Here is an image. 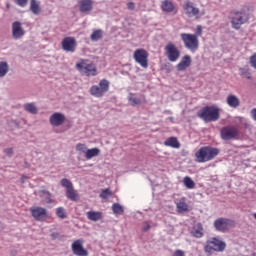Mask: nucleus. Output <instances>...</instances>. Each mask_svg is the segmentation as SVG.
Here are the masks:
<instances>
[{
	"label": "nucleus",
	"instance_id": "nucleus-1",
	"mask_svg": "<svg viewBox=\"0 0 256 256\" xmlns=\"http://www.w3.org/2000/svg\"><path fill=\"white\" fill-rule=\"evenodd\" d=\"M197 115L205 123H212L213 121H219L221 109L217 106H205L197 113Z\"/></svg>",
	"mask_w": 256,
	"mask_h": 256
},
{
	"label": "nucleus",
	"instance_id": "nucleus-2",
	"mask_svg": "<svg viewBox=\"0 0 256 256\" xmlns=\"http://www.w3.org/2000/svg\"><path fill=\"white\" fill-rule=\"evenodd\" d=\"M217 155H219V149L210 146H203L195 153L197 163L213 161Z\"/></svg>",
	"mask_w": 256,
	"mask_h": 256
},
{
	"label": "nucleus",
	"instance_id": "nucleus-3",
	"mask_svg": "<svg viewBox=\"0 0 256 256\" xmlns=\"http://www.w3.org/2000/svg\"><path fill=\"white\" fill-rule=\"evenodd\" d=\"M76 69L82 73V75H86V77H95L97 75V65L87 59H80L79 62L76 63Z\"/></svg>",
	"mask_w": 256,
	"mask_h": 256
},
{
	"label": "nucleus",
	"instance_id": "nucleus-4",
	"mask_svg": "<svg viewBox=\"0 0 256 256\" xmlns=\"http://www.w3.org/2000/svg\"><path fill=\"white\" fill-rule=\"evenodd\" d=\"M76 152L79 158L85 157L87 161L93 159V157H98L100 155L101 150L99 148H87V144L78 143L76 144Z\"/></svg>",
	"mask_w": 256,
	"mask_h": 256
},
{
	"label": "nucleus",
	"instance_id": "nucleus-5",
	"mask_svg": "<svg viewBox=\"0 0 256 256\" xmlns=\"http://www.w3.org/2000/svg\"><path fill=\"white\" fill-rule=\"evenodd\" d=\"M225 247H227V244L223 242L222 240H219L218 238H212L209 240L204 248V251L211 255L213 252L221 253L225 251Z\"/></svg>",
	"mask_w": 256,
	"mask_h": 256
},
{
	"label": "nucleus",
	"instance_id": "nucleus-6",
	"mask_svg": "<svg viewBox=\"0 0 256 256\" xmlns=\"http://www.w3.org/2000/svg\"><path fill=\"white\" fill-rule=\"evenodd\" d=\"M109 85H111L109 80L102 79L98 85L91 86L90 94L93 97L101 98L103 95H105V93H107V91H109Z\"/></svg>",
	"mask_w": 256,
	"mask_h": 256
},
{
	"label": "nucleus",
	"instance_id": "nucleus-7",
	"mask_svg": "<svg viewBox=\"0 0 256 256\" xmlns=\"http://www.w3.org/2000/svg\"><path fill=\"white\" fill-rule=\"evenodd\" d=\"M186 49L190 51H197L199 49V38L195 34L182 33L180 35Z\"/></svg>",
	"mask_w": 256,
	"mask_h": 256
},
{
	"label": "nucleus",
	"instance_id": "nucleus-8",
	"mask_svg": "<svg viewBox=\"0 0 256 256\" xmlns=\"http://www.w3.org/2000/svg\"><path fill=\"white\" fill-rule=\"evenodd\" d=\"M135 63H138L142 69L149 67V52L143 48L136 49L133 54Z\"/></svg>",
	"mask_w": 256,
	"mask_h": 256
},
{
	"label": "nucleus",
	"instance_id": "nucleus-9",
	"mask_svg": "<svg viewBox=\"0 0 256 256\" xmlns=\"http://www.w3.org/2000/svg\"><path fill=\"white\" fill-rule=\"evenodd\" d=\"M220 137L223 141H231L233 139H239V129L234 126H225L220 130Z\"/></svg>",
	"mask_w": 256,
	"mask_h": 256
},
{
	"label": "nucleus",
	"instance_id": "nucleus-10",
	"mask_svg": "<svg viewBox=\"0 0 256 256\" xmlns=\"http://www.w3.org/2000/svg\"><path fill=\"white\" fill-rule=\"evenodd\" d=\"M249 21V16L244 11L234 12L232 16V27L233 29H241V25Z\"/></svg>",
	"mask_w": 256,
	"mask_h": 256
},
{
	"label": "nucleus",
	"instance_id": "nucleus-11",
	"mask_svg": "<svg viewBox=\"0 0 256 256\" xmlns=\"http://www.w3.org/2000/svg\"><path fill=\"white\" fill-rule=\"evenodd\" d=\"M165 54L168 58V61L175 63L181 57V52L179 48L173 42H169L164 48Z\"/></svg>",
	"mask_w": 256,
	"mask_h": 256
},
{
	"label": "nucleus",
	"instance_id": "nucleus-12",
	"mask_svg": "<svg viewBox=\"0 0 256 256\" xmlns=\"http://www.w3.org/2000/svg\"><path fill=\"white\" fill-rule=\"evenodd\" d=\"M214 227L216 231H229L231 227H235V222L227 218H218L214 221Z\"/></svg>",
	"mask_w": 256,
	"mask_h": 256
},
{
	"label": "nucleus",
	"instance_id": "nucleus-13",
	"mask_svg": "<svg viewBox=\"0 0 256 256\" xmlns=\"http://www.w3.org/2000/svg\"><path fill=\"white\" fill-rule=\"evenodd\" d=\"M30 213L36 221H47V219H49V212L43 207H31Z\"/></svg>",
	"mask_w": 256,
	"mask_h": 256
},
{
	"label": "nucleus",
	"instance_id": "nucleus-14",
	"mask_svg": "<svg viewBox=\"0 0 256 256\" xmlns=\"http://www.w3.org/2000/svg\"><path fill=\"white\" fill-rule=\"evenodd\" d=\"M85 243V240L83 239H77L71 244V249L73 255L76 256H89V251L85 249V246H83Z\"/></svg>",
	"mask_w": 256,
	"mask_h": 256
},
{
	"label": "nucleus",
	"instance_id": "nucleus-15",
	"mask_svg": "<svg viewBox=\"0 0 256 256\" xmlns=\"http://www.w3.org/2000/svg\"><path fill=\"white\" fill-rule=\"evenodd\" d=\"M183 10L186 16H188L189 18L191 17H196V19H199V13H201V10H199V8L195 7L193 5V2H185L183 4Z\"/></svg>",
	"mask_w": 256,
	"mask_h": 256
},
{
	"label": "nucleus",
	"instance_id": "nucleus-16",
	"mask_svg": "<svg viewBox=\"0 0 256 256\" xmlns=\"http://www.w3.org/2000/svg\"><path fill=\"white\" fill-rule=\"evenodd\" d=\"M49 121L52 127H61V125H64L65 121H67V117L61 112H56L50 116Z\"/></svg>",
	"mask_w": 256,
	"mask_h": 256
},
{
	"label": "nucleus",
	"instance_id": "nucleus-17",
	"mask_svg": "<svg viewBox=\"0 0 256 256\" xmlns=\"http://www.w3.org/2000/svg\"><path fill=\"white\" fill-rule=\"evenodd\" d=\"M77 47V41L73 37H66L62 40V49L68 53H74Z\"/></svg>",
	"mask_w": 256,
	"mask_h": 256
},
{
	"label": "nucleus",
	"instance_id": "nucleus-18",
	"mask_svg": "<svg viewBox=\"0 0 256 256\" xmlns=\"http://www.w3.org/2000/svg\"><path fill=\"white\" fill-rule=\"evenodd\" d=\"M78 7L81 13H91L93 11V0H79Z\"/></svg>",
	"mask_w": 256,
	"mask_h": 256
},
{
	"label": "nucleus",
	"instance_id": "nucleus-19",
	"mask_svg": "<svg viewBox=\"0 0 256 256\" xmlns=\"http://www.w3.org/2000/svg\"><path fill=\"white\" fill-rule=\"evenodd\" d=\"M25 35V30L21 26L20 22H14L12 24V36L14 39H21Z\"/></svg>",
	"mask_w": 256,
	"mask_h": 256
},
{
	"label": "nucleus",
	"instance_id": "nucleus-20",
	"mask_svg": "<svg viewBox=\"0 0 256 256\" xmlns=\"http://www.w3.org/2000/svg\"><path fill=\"white\" fill-rule=\"evenodd\" d=\"M161 9L164 11V13H177V8L175 7V4L169 0H164L161 3Z\"/></svg>",
	"mask_w": 256,
	"mask_h": 256
},
{
	"label": "nucleus",
	"instance_id": "nucleus-21",
	"mask_svg": "<svg viewBox=\"0 0 256 256\" xmlns=\"http://www.w3.org/2000/svg\"><path fill=\"white\" fill-rule=\"evenodd\" d=\"M226 102L229 107H232V109H237V107L241 105V101L239 100V97L233 94H230L227 96Z\"/></svg>",
	"mask_w": 256,
	"mask_h": 256
},
{
	"label": "nucleus",
	"instance_id": "nucleus-22",
	"mask_svg": "<svg viewBox=\"0 0 256 256\" xmlns=\"http://www.w3.org/2000/svg\"><path fill=\"white\" fill-rule=\"evenodd\" d=\"M190 66H191V56L186 55L177 64V70L178 71H185V69H187V67H190Z\"/></svg>",
	"mask_w": 256,
	"mask_h": 256
},
{
	"label": "nucleus",
	"instance_id": "nucleus-23",
	"mask_svg": "<svg viewBox=\"0 0 256 256\" xmlns=\"http://www.w3.org/2000/svg\"><path fill=\"white\" fill-rule=\"evenodd\" d=\"M128 100L130 105L135 107V105H141V103H145V96L141 95L140 97H136L135 95L130 94Z\"/></svg>",
	"mask_w": 256,
	"mask_h": 256
},
{
	"label": "nucleus",
	"instance_id": "nucleus-24",
	"mask_svg": "<svg viewBox=\"0 0 256 256\" xmlns=\"http://www.w3.org/2000/svg\"><path fill=\"white\" fill-rule=\"evenodd\" d=\"M164 145L166 147H173V149H179L181 147V144L175 137H170L168 138L165 142Z\"/></svg>",
	"mask_w": 256,
	"mask_h": 256
},
{
	"label": "nucleus",
	"instance_id": "nucleus-25",
	"mask_svg": "<svg viewBox=\"0 0 256 256\" xmlns=\"http://www.w3.org/2000/svg\"><path fill=\"white\" fill-rule=\"evenodd\" d=\"M87 218L89 219V221H101V219H103V213L89 211L87 212Z\"/></svg>",
	"mask_w": 256,
	"mask_h": 256
},
{
	"label": "nucleus",
	"instance_id": "nucleus-26",
	"mask_svg": "<svg viewBox=\"0 0 256 256\" xmlns=\"http://www.w3.org/2000/svg\"><path fill=\"white\" fill-rule=\"evenodd\" d=\"M66 197L71 201H79V194H77V191L73 187L66 190Z\"/></svg>",
	"mask_w": 256,
	"mask_h": 256
},
{
	"label": "nucleus",
	"instance_id": "nucleus-27",
	"mask_svg": "<svg viewBox=\"0 0 256 256\" xmlns=\"http://www.w3.org/2000/svg\"><path fill=\"white\" fill-rule=\"evenodd\" d=\"M30 11H32L34 15H39V13H41V7L39 6V3H37L36 0L30 1Z\"/></svg>",
	"mask_w": 256,
	"mask_h": 256
},
{
	"label": "nucleus",
	"instance_id": "nucleus-28",
	"mask_svg": "<svg viewBox=\"0 0 256 256\" xmlns=\"http://www.w3.org/2000/svg\"><path fill=\"white\" fill-rule=\"evenodd\" d=\"M176 207L178 209V213H185V211L189 210V206L185 203V199H181L177 202Z\"/></svg>",
	"mask_w": 256,
	"mask_h": 256
},
{
	"label": "nucleus",
	"instance_id": "nucleus-29",
	"mask_svg": "<svg viewBox=\"0 0 256 256\" xmlns=\"http://www.w3.org/2000/svg\"><path fill=\"white\" fill-rule=\"evenodd\" d=\"M25 111L31 113L32 115H37V106L34 103H27L24 105Z\"/></svg>",
	"mask_w": 256,
	"mask_h": 256
},
{
	"label": "nucleus",
	"instance_id": "nucleus-30",
	"mask_svg": "<svg viewBox=\"0 0 256 256\" xmlns=\"http://www.w3.org/2000/svg\"><path fill=\"white\" fill-rule=\"evenodd\" d=\"M112 211H113L114 215H123V212L125 210L123 209V206H121V204L114 203L112 205Z\"/></svg>",
	"mask_w": 256,
	"mask_h": 256
},
{
	"label": "nucleus",
	"instance_id": "nucleus-31",
	"mask_svg": "<svg viewBox=\"0 0 256 256\" xmlns=\"http://www.w3.org/2000/svg\"><path fill=\"white\" fill-rule=\"evenodd\" d=\"M193 235L197 238L203 237V226L200 223L195 225Z\"/></svg>",
	"mask_w": 256,
	"mask_h": 256
},
{
	"label": "nucleus",
	"instance_id": "nucleus-32",
	"mask_svg": "<svg viewBox=\"0 0 256 256\" xmlns=\"http://www.w3.org/2000/svg\"><path fill=\"white\" fill-rule=\"evenodd\" d=\"M183 183L187 189H195V182L191 179V177H184Z\"/></svg>",
	"mask_w": 256,
	"mask_h": 256
},
{
	"label": "nucleus",
	"instance_id": "nucleus-33",
	"mask_svg": "<svg viewBox=\"0 0 256 256\" xmlns=\"http://www.w3.org/2000/svg\"><path fill=\"white\" fill-rule=\"evenodd\" d=\"M103 37V30H94L90 36L91 41H99Z\"/></svg>",
	"mask_w": 256,
	"mask_h": 256
},
{
	"label": "nucleus",
	"instance_id": "nucleus-34",
	"mask_svg": "<svg viewBox=\"0 0 256 256\" xmlns=\"http://www.w3.org/2000/svg\"><path fill=\"white\" fill-rule=\"evenodd\" d=\"M9 71V65L7 62H0V77H5Z\"/></svg>",
	"mask_w": 256,
	"mask_h": 256
},
{
	"label": "nucleus",
	"instance_id": "nucleus-35",
	"mask_svg": "<svg viewBox=\"0 0 256 256\" xmlns=\"http://www.w3.org/2000/svg\"><path fill=\"white\" fill-rule=\"evenodd\" d=\"M60 183L66 189V191H68L69 189H72L73 187V183L71 182V180L67 178L62 179Z\"/></svg>",
	"mask_w": 256,
	"mask_h": 256
},
{
	"label": "nucleus",
	"instance_id": "nucleus-36",
	"mask_svg": "<svg viewBox=\"0 0 256 256\" xmlns=\"http://www.w3.org/2000/svg\"><path fill=\"white\" fill-rule=\"evenodd\" d=\"M56 215L59 217V219H66L67 218V212H65V208L59 207L56 209Z\"/></svg>",
	"mask_w": 256,
	"mask_h": 256
},
{
	"label": "nucleus",
	"instance_id": "nucleus-37",
	"mask_svg": "<svg viewBox=\"0 0 256 256\" xmlns=\"http://www.w3.org/2000/svg\"><path fill=\"white\" fill-rule=\"evenodd\" d=\"M240 75L244 79H251V72L247 68H240Z\"/></svg>",
	"mask_w": 256,
	"mask_h": 256
},
{
	"label": "nucleus",
	"instance_id": "nucleus-38",
	"mask_svg": "<svg viewBox=\"0 0 256 256\" xmlns=\"http://www.w3.org/2000/svg\"><path fill=\"white\" fill-rule=\"evenodd\" d=\"M113 195V192L109 189H104L100 194L101 199H109Z\"/></svg>",
	"mask_w": 256,
	"mask_h": 256
},
{
	"label": "nucleus",
	"instance_id": "nucleus-39",
	"mask_svg": "<svg viewBox=\"0 0 256 256\" xmlns=\"http://www.w3.org/2000/svg\"><path fill=\"white\" fill-rule=\"evenodd\" d=\"M197 36V39H199V37H201V35H203V27L201 25H198L196 27V34H194Z\"/></svg>",
	"mask_w": 256,
	"mask_h": 256
},
{
	"label": "nucleus",
	"instance_id": "nucleus-40",
	"mask_svg": "<svg viewBox=\"0 0 256 256\" xmlns=\"http://www.w3.org/2000/svg\"><path fill=\"white\" fill-rule=\"evenodd\" d=\"M250 65L254 69H256V53H254L252 56H250Z\"/></svg>",
	"mask_w": 256,
	"mask_h": 256
},
{
	"label": "nucleus",
	"instance_id": "nucleus-41",
	"mask_svg": "<svg viewBox=\"0 0 256 256\" xmlns=\"http://www.w3.org/2000/svg\"><path fill=\"white\" fill-rule=\"evenodd\" d=\"M16 4L19 5V7H26L28 0H14Z\"/></svg>",
	"mask_w": 256,
	"mask_h": 256
},
{
	"label": "nucleus",
	"instance_id": "nucleus-42",
	"mask_svg": "<svg viewBox=\"0 0 256 256\" xmlns=\"http://www.w3.org/2000/svg\"><path fill=\"white\" fill-rule=\"evenodd\" d=\"M44 195L46 196L45 202L46 203H53V199H51V194L48 192H44Z\"/></svg>",
	"mask_w": 256,
	"mask_h": 256
},
{
	"label": "nucleus",
	"instance_id": "nucleus-43",
	"mask_svg": "<svg viewBox=\"0 0 256 256\" xmlns=\"http://www.w3.org/2000/svg\"><path fill=\"white\" fill-rule=\"evenodd\" d=\"M172 256H185V251H183V250H176V251H174Z\"/></svg>",
	"mask_w": 256,
	"mask_h": 256
},
{
	"label": "nucleus",
	"instance_id": "nucleus-44",
	"mask_svg": "<svg viewBox=\"0 0 256 256\" xmlns=\"http://www.w3.org/2000/svg\"><path fill=\"white\" fill-rule=\"evenodd\" d=\"M4 153H6V155H8V157H11V155H13V148L5 149Z\"/></svg>",
	"mask_w": 256,
	"mask_h": 256
},
{
	"label": "nucleus",
	"instance_id": "nucleus-45",
	"mask_svg": "<svg viewBox=\"0 0 256 256\" xmlns=\"http://www.w3.org/2000/svg\"><path fill=\"white\" fill-rule=\"evenodd\" d=\"M127 8L130 9V11H133L135 9V3L133 2H129L127 4Z\"/></svg>",
	"mask_w": 256,
	"mask_h": 256
},
{
	"label": "nucleus",
	"instance_id": "nucleus-46",
	"mask_svg": "<svg viewBox=\"0 0 256 256\" xmlns=\"http://www.w3.org/2000/svg\"><path fill=\"white\" fill-rule=\"evenodd\" d=\"M251 116H252L253 120L256 121V109L255 108L251 110Z\"/></svg>",
	"mask_w": 256,
	"mask_h": 256
},
{
	"label": "nucleus",
	"instance_id": "nucleus-47",
	"mask_svg": "<svg viewBox=\"0 0 256 256\" xmlns=\"http://www.w3.org/2000/svg\"><path fill=\"white\" fill-rule=\"evenodd\" d=\"M27 179H29V177H27V176H22V177H21V183H25V181H27Z\"/></svg>",
	"mask_w": 256,
	"mask_h": 256
},
{
	"label": "nucleus",
	"instance_id": "nucleus-48",
	"mask_svg": "<svg viewBox=\"0 0 256 256\" xmlns=\"http://www.w3.org/2000/svg\"><path fill=\"white\" fill-rule=\"evenodd\" d=\"M149 224H147V226H146V228L144 229V231H147V230H149Z\"/></svg>",
	"mask_w": 256,
	"mask_h": 256
},
{
	"label": "nucleus",
	"instance_id": "nucleus-49",
	"mask_svg": "<svg viewBox=\"0 0 256 256\" xmlns=\"http://www.w3.org/2000/svg\"><path fill=\"white\" fill-rule=\"evenodd\" d=\"M254 219L256 220V213L253 214Z\"/></svg>",
	"mask_w": 256,
	"mask_h": 256
}]
</instances>
